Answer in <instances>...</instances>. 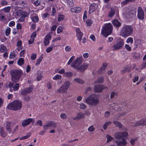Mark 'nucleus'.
I'll use <instances>...</instances> for the list:
<instances>
[{"mask_svg": "<svg viewBox=\"0 0 146 146\" xmlns=\"http://www.w3.org/2000/svg\"><path fill=\"white\" fill-rule=\"evenodd\" d=\"M38 74L37 77V80L38 81H40L43 76L42 73V72H40V73L38 72Z\"/></svg>", "mask_w": 146, "mask_h": 146, "instance_id": "nucleus-37", "label": "nucleus"}, {"mask_svg": "<svg viewBox=\"0 0 146 146\" xmlns=\"http://www.w3.org/2000/svg\"><path fill=\"white\" fill-rule=\"evenodd\" d=\"M11 9V7L10 6H8L6 7H5L4 9H3V10L4 11L6 12H9L10 11Z\"/></svg>", "mask_w": 146, "mask_h": 146, "instance_id": "nucleus-57", "label": "nucleus"}, {"mask_svg": "<svg viewBox=\"0 0 146 146\" xmlns=\"http://www.w3.org/2000/svg\"><path fill=\"white\" fill-rule=\"evenodd\" d=\"M134 56L135 58H138L141 56V54L139 52H135L134 53Z\"/></svg>", "mask_w": 146, "mask_h": 146, "instance_id": "nucleus-58", "label": "nucleus"}, {"mask_svg": "<svg viewBox=\"0 0 146 146\" xmlns=\"http://www.w3.org/2000/svg\"><path fill=\"white\" fill-rule=\"evenodd\" d=\"M16 54L14 51L11 52L10 54V58H14L16 56Z\"/></svg>", "mask_w": 146, "mask_h": 146, "instance_id": "nucleus-52", "label": "nucleus"}, {"mask_svg": "<svg viewBox=\"0 0 146 146\" xmlns=\"http://www.w3.org/2000/svg\"><path fill=\"white\" fill-rule=\"evenodd\" d=\"M113 123L116 127H118L119 129H120L122 127V124L119 121H114L113 122Z\"/></svg>", "mask_w": 146, "mask_h": 146, "instance_id": "nucleus-29", "label": "nucleus"}, {"mask_svg": "<svg viewBox=\"0 0 146 146\" xmlns=\"http://www.w3.org/2000/svg\"><path fill=\"white\" fill-rule=\"evenodd\" d=\"M11 31V29L9 27L7 28L5 31V35L7 36H8L10 33Z\"/></svg>", "mask_w": 146, "mask_h": 146, "instance_id": "nucleus-54", "label": "nucleus"}, {"mask_svg": "<svg viewBox=\"0 0 146 146\" xmlns=\"http://www.w3.org/2000/svg\"><path fill=\"white\" fill-rule=\"evenodd\" d=\"M19 87V84L18 83H17L13 86V88L14 91H17L18 90Z\"/></svg>", "mask_w": 146, "mask_h": 146, "instance_id": "nucleus-55", "label": "nucleus"}, {"mask_svg": "<svg viewBox=\"0 0 146 146\" xmlns=\"http://www.w3.org/2000/svg\"><path fill=\"white\" fill-rule=\"evenodd\" d=\"M50 127L53 128H56V124L53 121H49L46 125H43L44 130H47L49 127Z\"/></svg>", "mask_w": 146, "mask_h": 146, "instance_id": "nucleus-9", "label": "nucleus"}, {"mask_svg": "<svg viewBox=\"0 0 146 146\" xmlns=\"http://www.w3.org/2000/svg\"><path fill=\"white\" fill-rule=\"evenodd\" d=\"M83 61V59L82 56L78 57L72 63L71 66L75 69L77 70L81 65Z\"/></svg>", "mask_w": 146, "mask_h": 146, "instance_id": "nucleus-7", "label": "nucleus"}, {"mask_svg": "<svg viewBox=\"0 0 146 146\" xmlns=\"http://www.w3.org/2000/svg\"><path fill=\"white\" fill-rule=\"evenodd\" d=\"M97 5L95 3L91 4L89 7V13H91L93 12L96 9Z\"/></svg>", "mask_w": 146, "mask_h": 146, "instance_id": "nucleus-19", "label": "nucleus"}, {"mask_svg": "<svg viewBox=\"0 0 146 146\" xmlns=\"http://www.w3.org/2000/svg\"><path fill=\"white\" fill-rule=\"evenodd\" d=\"M22 42L21 41H18L17 43V49L19 50L22 49Z\"/></svg>", "mask_w": 146, "mask_h": 146, "instance_id": "nucleus-33", "label": "nucleus"}, {"mask_svg": "<svg viewBox=\"0 0 146 146\" xmlns=\"http://www.w3.org/2000/svg\"><path fill=\"white\" fill-rule=\"evenodd\" d=\"M122 137H128V134L127 132H121Z\"/></svg>", "mask_w": 146, "mask_h": 146, "instance_id": "nucleus-49", "label": "nucleus"}, {"mask_svg": "<svg viewBox=\"0 0 146 146\" xmlns=\"http://www.w3.org/2000/svg\"><path fill=\"white\" fill-rule=\"evenodd\" d=\"M68 4L70 7H72L74 5L73 0H66Z\"/></svg>", "mask_w": 146, "mask_h": 146, "instance_id": "nucleus-47", "label": "nucleus"}, {"mask_svg": "<svg viewBox=\"0 0 146 146\" xmlns=\"http://www.w3.org/2000/svg\"><path fill=\"white\" fill-rule=\"evenodd\" d=\"M6 49V47L5 46L1 44L0 45V50L1 52H3Z\"/></svg>", "mask_w": 146, "mask_h": 146, "instance_id": "nucleus-45", "label": "nucleus"}, {"mask_svg": "<svg viewBox=\"0 0 146 146\" xmlns=\"http://www.w3.org/2000/svg\"><path fill=\"white\" fill-rule=\"evenodd\" d=\"M81 9V8L80 7H74L71 8L70 11L73 13H79L80 12Z\"/></svg>", "mask_w": 146, "mask_h": 146, "instance_id": "nucleus-20", "label": "nucleus"}, {"mask_svg": "<svg viewBox=\"0 0 146 146\" xmlns=\"http://www.w3.org/2000/svg\"><path fill=\"white\" fill-rule=\"evenodd\" d=\"M54 46V44H51V46L48 47L46 49V52L47 53H49L52 51Z\"/></svg>", "mask_w": 146, "mask_h": 146, "instance_id": "nucleus-34", "label": "nucleus"}, {"mask_svg": "<svg viewBox=\"0 0 146 146\" xmlns=\"http://www.w3.org/2000/svg\"><path fill=\"white\" fill-rule=\"evenodd\" d=\"M115 14V11L114 10L111 9L109 12L108 16L110 17H112Z\"/></svg>", "mask_w": 146, "mask_h": 146, "instance_id": "nucleus-51", "label": "nucleus"}, {"mask_svg": "<svg viewBox=\"0 0 146 146\" xmlns=\"http://www.w3.org/2000/svg\"><path fill=\"white\" fill-rule=\"evenodd\" d=\"M130 67L129 66H127L124 67L123 70L122 72L124 73L126 72H129L130 71Z\"/></svg>", "mask_w": 146, "mask_h": 146, "instance_id": "nucleus-32", "label": "nucleus"}, {"mask_svg": "<svg viewBox=\"0 0 146 146\" xmlns=\"http://www.w3.org/2000/svg\"><path fill=\"white\" fill-rule=\"evenodd\" d=\"M73 75L72 73L70 72H67L64 73L63 74V76L64 77H70L72 76Z\"/></svg>", "mask_w": 146, "mask_h": 146, "instance_id": "nucleus-31", "label": "nucleus"}, {"mask_svg": "<svg viewBox=\"0 0 146 146\" xmlns=\"http://www.w3.org/2000/svg\"><path fill=\"white\" fill-rule=\"evenodd\" d=\"M75 56H72L70 59L67 62V64L68 65H70L71 63L74 60L75 58Z\"/></svg>", "mask_w": 146, "mask_h": 146, "instance_id": "nucleus-50", "label": "nucleus"}, {"mask_svg": "<svg viewBox=\"0 0 146 146\" xmlns=\"http://www.w3.org/2000/svg\"><path fill=\"white\" fill-rule=\"evenodd\" d=\"M87 12L86 11H84V16L83 17V20L84 21H85L87 19Z\"/></svg>", "mask_w": 146, "mask_h": 146, "instance_id": "nucleus-62", "label": "nucleus"}, {"mask_svg": "<svg viewBox=\"0 0 146 146\" xmlns=\"http://www.w3.org/2000/svg\"><path fill=\"white\" fill-rule=\"evenodd\" d=\"M22 106L21 101H13L7 105V108L9 110L17 111L21 109Z\"/></svg>", "mask_w": 146, "mask_h": 146, "instance_id": "nucleus-2", "label": "nucleus"}, {"mask_svg": "<svg viewBox=\"0 0 146 146\" xmlns=\"http://www.w3.org/2000/svg\"><path fill=\"white\" fill-rule=\"evenodd\" d=\"M98 96L95 94H92L89 96L86 100H97Z\"/></svg>", "mask_w": 146, "mask_h": 146, "instance_id": "nucleus-21", "label": "nucleus"}, {"mask_svg": "<svg viewBox=\"0 0 146 146\" xmlns=\"http://www.w3.org/2000/svg\"><path fill=\"white\" fill-rule=\"evenodd\" d=\"M31 18L32 21L34 22H37L38 21V17L36 14L34 13L31 15Z\"/></svg>", "mask_w": 146, "mask_h": 146, "instance_id": "nucleus-23", "label": "nucleus"}, {"mask_svg": "<svg viewBox=\"0 0 146 146\" xmlns=\"http://www.w3.org/2000/svg\"><path fill=\"white\" fill-rule=\"evenodd\" d=\"M125 48L128 51H131V47L127 44H125Z\"/></svg>", "mask_w": 146, "mask_h": 146, "instance_id": "nucleus-60", "label": "nucleus"}, {"mask_svg": "<svg viewBox=\"0 0 146 146\" xmlns=\"http://www.w3.org/2000/svg\"><path fill=\"white\" fill-rule=\"evenodd\" d=\"M65 51L67 52H69L72 50V47L71 46L69 45L66 46L65 47Z\"/></svg>", "mask_w": 146, "mask_h": 146, "instance_id": "nucleus-40", "label": "nucleus"}, {"mask_svg": "<svg viewBox=\"0 0 146 146\" xmlns=\"http://www.w3.org/2000/svg\"><path fill=\"white\" fill-rule=\"evenodd\" d=\"M107 88V87L104 85H96L94 88V90L95 92H100L104 89Z\"/></svg>", "mask_w": 146, "mask_h": 146, "instance_id": "nucleus-13", "label": "nucleus"}, {"mask_svg": "<svg viewBox=\"0 0 146 146\" xmlns=\"http://www.w3.org/2000/svg\"><path fill=\"white\" fill-rule=\"evenodd\" d=\"M1 3L2 6H5L8 4L7 2L5 0H2L1 2Z\"/></svg>", "mask_w": 146, "mask_h": 146, "instance_id": "nucleus-63", "label": "nucleus"}, {"mask_svg": "<svg viewBox=\"0 0 146 146\" xmlns=\"http://www.w3.org/2000/svg\"><path fill=\"white\" fill-rule=\"evenodd\" d=\"M89 66V64L88 63H84L83 64L80 65L77 70L80 72H83L86 70Z\"/></svg>", "mask_w": 146, "mask_h": 146, "instance_id": "nucleus-16", "label": "nucleus"}, {"mask_svg": "<svg viewBox=\"0 0 146 146\" xmlns=\"http://www.w3.org/2000/svg\"><path fill=\"white\" fill-rule=\"evenodd\" d=\"M117 92H112L110 94V98L112 99L114 98L115 96H117Z\"/></svg>", "mask_w": 146, "mask_h": 146, "instance_id": "nucleus-48", "label": "nucleus"}, {"mask_svg": "<svg viewBox=\"0 0 146 146\" xmlns=\"http://www.w3.org/2000/svg\"><path fill=\"white\" fill-rule=\"evenodd\" d=\"M87 103L90 104L91 105L96 106L99 103V101H86Z\"/></svg>", "mask_w": 146, "mask_h": 146, "instance_id": "nucleus-30", "label": "nucleus"}, {"mask_svg": "<svg viewBox=\"0 0 146 146\" xmlns=\"http://www.w3.org/2000/svg\"><path fill=\"white\" fill-rule=\"evenodd\" d=\"M55 72L56 73H58L60 74H64L65 73V70L64 69H62L60 70L56 69L55 70Z\"/></svg>", "mask_w": 146, "mask_h": 146, "instance_id": "nucleus-38", "label": "nucleus"}, {"mask_svg": "<svg viewBox=\"0 0 146 146\" xmlns=\"http://www.w3.org/2000/svg\"><path fill=\"white\" fill-rule=\"evenodd\" d=\"M133 42V38L131 37H129L126 40V42L127 43H130L131 44H132Z\"/></svg>", "mask_w": 146, "mask_h": 146, "instance_id": "nucleus-44", "label": "nucleus"}, {"mask_svg": "<svg viewBox=\"0 0 146 146\" xmlns=\"http://www.w3.org/2000/svg\"><path fill=\"white\" fill-rule=\"evenodd\" d=\"M11 123L9 121H7L6 122V125L5 128L7 131L10 133L11 131Z\"/></svg>", "mask_w": 146, "mask_h": 146, "instance_id": "nucleus-25", "label": "nucleus"}, {"mask_svg": "<svg viewBox=\"0 0 146 146\" xmlns=\"http://www.w3.org/2000/svg\"><path fill=\"white\" fill-rule=\"evenodd\" d=\"M26 10L27 11H23L22 13V15L24 17L28 16L29 14L30 13V10L29 8H27Z\"/></svg>", "mask_w": 146, "mask_h": 146, "instance_id": "nucleus-22", "label": "nucleus"}, {"mask_svg": "<svg viewBox=\"0 0 146 146\" xmlns=\"http://www.w3.org/2000/svg\"><path fill=\"white\" fill-rule=\"evenodd\" d=\"M0 134L1 136L3 137H5L7 135V133L4 131V129L2 127H0Z\"/></svg>", "mask_w": 146, "mask_h": 146, "instance_id": "nucleus-27", "label": "nucleus"}, {"mask_svg": "<svg viewBox=\"0 0 146 146\" xmlns=\"http://www.w3.org/2000/svg\"><path fill=\"white\" fill-rule=\"evenodd\" d=\"M121 132H117L115 134V137L116 139H121L122 138Z\"/></svg>", "mask_w": 146, "mask_h": 146, "instance_id": "nucleus-28", "label": "nucleus"}, {"mask_svg": "<svg viewBox=\"0 0 146 146\" xmlns=\"http://www.w3.org/2000/svg\"><path fill=\"white\" fill-rule=\"evenodd\" d=\"M137 17L140 19L142 20L144 18V13L142 9L139 7L137 10Z\"/></svg>", "mask_w": 146, "mask_h": 146, "instance_id": "nucleus-10", "label": "nucleus"}, {"mask_svg": "<svg viewBox=\"0 0 146 146\" xmlns=\"http://www.w3.org/2000/svg\"><path fill=\"white\" fill-rule=\"evenodd\" d=\"M124 44L123 39L120 38L118 39L113 45L112 48L113 50H118L122 48Z\"/></svg>", "mask_w": 146, "mask_h": 146, "instance_id": "nucleus-6", "label": "nucleus"}, {"mask_svg": "<svg viewBox=\"0 0 146 146\" xmlns=\"http://www.w3.org/2000/svg\"><path fill=\"white\" fill-rule=\"evenodd\" d=\"M127 102L124 101H123L121 102V103L118 104L117 106L118 107V108L117 109L118 111L121 110L123 111V112L121 113V115H123L128 112L130 110V109L129 108V105H126L125 104Z\"/></svg>", "mask_w": 146, "mask_h": 146, "instance_id": "nucleus-5", "label": "nucleus"}, {"mask_svg": "<svg viewBox=\"0 0 146 146\" xmlns=\"http://www.w3.org/2000/svg\"><path fill=\"white\" fill-rule=\"evenodd\" d=\"M111 121L107 122L103 125V128L104 130H106L108 126L111 123Z\"/></svg>", "mask_w": 146, "mask_h": 146, "instance_id": "nucleus-46", "label": "nucleus"}, {"mask_svg": "<svg viewBox=\"0 0 146 146\" xmlns=\"http://www.w3.org/2000/svg\"><path fill=\"white\" fill-rule=\"evenodd\" d=\"M34 119L32 118H29L27 119L24 120L22 123V125L23 127H25L29 125L31 122H34Z\"/></svg>", "mask_w": 146, "mask_h": 146, "instance_id": "nucleus-14", "label": "nucleus"}, {"mask_svg": "<svg viewBox=\"0 0 146 146\" xmlns=\"http://www.w3.org/2000/svg\"><path fill=\"white\" fill-rule=\"evenodd\" d=\"M137 139V138H136L131 139L130 141L131 144L132 145H133L134 144L135 142L136 141Z\"/></svg>", "mask_w": 146, "mask_h": 146, "instance_id": "nucleus-59", "label": "nucleus"}, {"mask_svg": "<svg viewBox=\"0 0 146 146\" xmlns=\"http://www.w3.org/2000/svg\"><path fill=\"white\" fill-rule=\"evenodd\" d=\"M133 28L129 25L123 26L121 29L120 35L123 37H127L131 35L133 33Z\"/></svg>", "mask_w": 146, "mask_h": 146, "instance_id": "nucleus-1", "label": "nucleus"}, {"mask_svg": "<svg viewBox=\"0 0 146 146\" xmlns=\"http://www.w3.org/2000/svg\"><path fill=\"white\" fill-rule=\"evenodd\" d=\"M106 137L107 138V143H109L113 139V138L111 137L110 135L108 134H107L106 135Z\"/></svg>", "mask_w": 146, "mask_h": 146, "instance_id": "nucleus-36", "label": "nucleus"}, {"mask_svg": "<svg viewBox=\"0 0 146 146\" xmlns=\"http://www.w3.org/2000/svg\"><path fill=\"white\" fill-rule=\"evenodd\" d=\"M42 57H40L37 60L36 65H39L40 64L41 62L42 61Z\"/></svg>", "mask_w": 146, "mask_h": 146, "instance_id": "nucleus-61", "label": "nucleus"}, {"mask_svg": "<svg viewBox=\"0 0 146 146\" xmlns=\"http://www.w3.org/2000/svg\"><path fill=\"white\" fill-rule=\"evenodd\" d=\"M24 63V60L22 58H19L17 61V64L19 65L20 66L22 65Z\"/></svg>", "mask_w": 146, "mask_h": 146, "instance_id": "nucleus-39", "label": "nucleus"}, {"mask_svg": "<svg viewBox=\"0 0 146 146\" xmlns=\"http://www.w3.org/2000/svg\"><path fill=\"white\" fill-rule=\"evenodd\" d=\"M146 125V118L141 119L136 122L133 125L134 127H136L140 125L144 126Z\"/></svg>", "mask_w": 146, "mask_h": 146, "instance_id": "nucleus-12", "label": "nucleus"}, {"mask_svg": "<svg viewBox=\"0 0 146 146\" xmlns=\"http://www.w3.org/2000/svg\"><path fill=\"white\" fill-rule=\"evenodd\" d=\"M104 78L103 77H101L99 78L98 79L95 81V83L96 84L97 83H102L103 82Z\"/></svg>", "mask_w": 146, "mask_h": 146, "instance_id": "nucleus-43", "label": "nucleus"}, {"mask_svg": "<svg viewBox=\"0 0 146 146\" xmlns=\"http://www.w3.org/2000/svg\"><path fill=\"white\" fill-rule=\"evenodd\" d=\"M113 24L117 27H119L121 26V23L117 19H114L112 21Z\"/></svg>", "mask_w": 146, "mask_h": 146, "instance_id": "nucleus-26", "label": "nucleus"}, {"mask_svg": "<svg viewBox=\"0 0 146 146\" xmlns=\"http://www.w3.org/2000/svg\"><path fill=\"white\" fill-rule=\"evenodd\" d=\"M62 78V76L59 74H56L55 75L53 78V80H60Z\"/></svg>", "mask_w": 146, "mask_h": 146, "instance_id": "nucleus-35", "label": "nucleus"}, {"mask_svg": "<svg viewBox=\"0 0 146 146\" xmlns=\"http://www.w3.org/2000/svg\"><path fill=\"white\" fill-rule=\"evenodd\" d=\"M52 36L50 34L46 35L44 39V45L46 46L50 43V40L51 39Z\"/></svg>", "mask_w": 146, "mask_h": 146, "instance_id": "nucleus-15", "label": "nucleus"}, {"mask_svg": "<svg viewBox=\"0 0 146 146\" xmlns=\"http://www.w3.org/2000/svg\"><path fill=\"white\" fill-rule=\"evenodd\" d=\"M74 80L75 82H76L79 84H82L84 83V82L83 80L80 78H75L74 79Z\"/></svg>", "mask_w": 146, "mask_h": 146, "instance_id": "nucleus-41", "label": "nucleus"}, {"mask_svg": "<svg viewBox=\"0 0 146 146\" xmlns=\"http://www.w3.org/2000/svg\"><path fill=\"white\" fill-rule=\"evenodd\" d=\"M70 83L68 81H65L61 87L57 91V92L62 93L66 92L68 88Z\"/></svg>", "mask_w": 146, "mask_h": 146, "instance_id": "nucleus-8", "label": "nucleus"}, {"mask_svg": "<svg viewBox=\"0 0 146 146\" xmlns=\"http://www.w3.org/2000/svg\"><path fill=\"white\" fill-rule=\"evenodd\" d=\"M76 36L80 42L83 36V33L81 32L80 29L79 28H77L76 29Z\"/></svg>", "mask_w": 146, "mask_h": 146, "instance_id": "nucleus-18", "label": "nucleus"}, {"mask_svg": "<svg viewBox=\"0 0 146 146\" xmlns=\"http://www.w3.org/2000/svg\"><path fill=\"white\" fill-rule=\"evenodd\" d=\"M31 135L30 134H27L26 135L24 136L21 137L19 138V139L20 140H24L28 138Z\"/></svg>", "mask_w": 146, "mask_h": 146, "instance_id": "nucleus-42", "label": "nucleus"}, {"mask_svg": "<svg viewBox=\"0 0 146 146\" xmlns=\"http://www.w3.org/2000/svg\"><path fill=\"white\" fill-rule=\"evenodd\" d=\"M23 74L22 70L20 69L14 70L11 73L12 80L15 82H17L19 80Z\"/></svg>", "mask_w": 146, "mask_h": 146, "instance_id": "nucleus-3", "label": "nucleus"}, {"mask_svg": "<svg viewBox=\"0 0 146 146\" xmlns=\"http://www.w3.org/2000/svg\"><path fill=\"white\" fill-rule=\"evenodd\" d=\"M116 145L117 146H125L127 144L126 141L124 138H123L121 141H115Z\"/></svg>", "mask_w": 146, "mask_h": 146, "instance_id": "nucleus-17", "label": "nucleus"}, {"mask_svg": "<svg viewBox=\"0 0 146 146\" xmlns=\"http://www.w3.org/2000/svg\"><path fill=\"white\" fill-rule=\"evenodd\" d=\"M33 90V87L32 86L25 88L21 90V94L23 95H25L28 93H31Z\"/></svg>", "mask_w": 146, "mask_h": 146, "instance_id": "nucleus-11", "label": "nucleus"}, {"mask_svg": "<svg viewBox=\"0 0 146 146\" xmlns=\"http://www.w3.org/2000/svg\"><path fill=\"white\" fill-rule=\"evenodd\" d=\"M95 129L94 126L92 125L88 128V130L89 132H92Z\"/></svg>", "mask_w": 146, "mask_h": 146, "instance_id": "nucleus-56", "label": "nucleus"}, {"mask_svg": "<svg viewBox=\"0 0 146 146\" xmlns=\"http://www.w3.org/2000/svg\"><path fill=\"white\" fill-rule=\"evenodd\" d=\"M113 29L111 23L106 24L102 28L101 34L104 36L107 37L111 34Z\"/></svg>", "mask_w": 146, "mask_h": 146, "instance_id": "nucleus-4", "label": "nucleus"}, {"mask_svg": "<svg viewBox=\"0 0 146 146\" xmlns=\"http://www.w3.org/2000/svg\"><path fill=\"white\" fill-rule=\"evenodd\" d=\"M36 124L37 125L42 126V121L40 120H38L36 122Z\"/></svg>", "mask_w": 146, "mask_h": 146, "instance_id": "nucleus-64", "label": "nucleus"}, {"mask_svg": "<svg viewBox=\"0 0 146 146\" xmlns=\"http://www.w3.org/2000/svg\"><path fill=\"white\" fill-rule=\"evenodd\" d=\"M85 116L84 113L82 112H79L77 114L76 117H74L73 119L76 120L77 119L83 118Z\"/></svg>", "mask_w": 146, "mask_h": 146, "instance_id": "nucleus-24", "label": "nucleus"}, {"mask_svg": "<svg viewBox=\"0 0 146 146\" xmlns=\"http://www.w3.org/2000/svg\"><path fill=\"white\" fill-rule=\"evenodd\" d=\"M64 16L62 15H58V21H60L64 20Z\"/></svg>", "mask_w": 146, "mask_h": 146, "instance_id": "nucleus-53", "label": "nucleus"}]
</instances>
